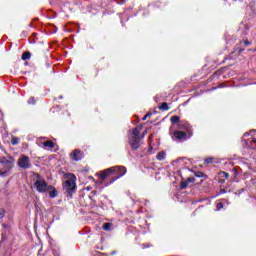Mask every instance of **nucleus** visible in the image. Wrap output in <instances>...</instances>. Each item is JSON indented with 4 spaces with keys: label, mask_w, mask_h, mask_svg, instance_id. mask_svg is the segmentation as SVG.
I'll return each instance as SVG.
<instances>
[{
    "label": "nucleus",
    "mask_w": 256,
    "mask_h": 256,
    "mask_svg": "<svg viewBox=\"0 0 256 256\" xmlns=\"http://www.w3.org/2000/svg\"><path fill=\"white\" fill-rule=\"evenodd\" d=\"M77 176L74 174H68L67 180L63 183L64 189L67 191V193H75L77 191Z\"/></svg>",
    "instance_id": "obj_1"
},
{
    "label": "nucleus",
    "mask_w": 256,
    "mask_h": 256,
    "mask_svg": "<svg viewBox=\"0 0 256 256\" xmlns=\"http://www.w3.org/2000/svg\"><path fill=\"white\" fill-rule=\"evenodd\" d=\"M50 185L45 181V178H42L40 175H37L36 180L34 182V189L38 193H47L49 191Z\"/></svg>",
    "instance_id": "obj_2"
},
{
    "label": "nucleus",
    "mask_w": 256,
    "mask_h": 256,
    "mask_svg": "<svg viewBox=\"0 0 256 256\" xmlns=\"http://www.w3.org/2000/svg\"><path fill=\"white\" fill-rule=\"evenodd\" d=\"M127 173V168L125 166H114L112 167L111 174H112V180L110 181L111 183H115L117 179H121L124 175Z\"/></svg>",
    "instance_id": "obj_3"
},
{
    "label": "nucleus",
    "mask_w": 256,
    "mask_h": 256,
    "mask_svg": "<svg viewBox=\"0 0 256 256\" xmlns=\"http://www.w3.org/2000/svg\"><path fill=\"white\" fill-rule=\"evenodd\" d=\"M0 163L4 164V167L0 169V177H7L9 175L11 169H13L14 164L12 160H8L7 158L3 157L0 160Z\"/></svg>",
    "instance_id": "obj_4"
},
{
    "label": "nucleus",
    "mask_w": 256,
    "mask_h": 256,
    "mask_svg": "<svg viewBox=\"0 0 256 256\" xmlns=\"http://www.w3.org/2000/svg\"><path fill=\"white\" fill-rule=\"evenodd\" d=\"M17 165L20 169H31V158L25 154H22L18 158Z\"/></svg>",
    "instance_id": "obj_5"
},
{
    "label": "nucleus",
    "mask_w": 256,
    "mask_h": 256,
    "mask_svg": "<svg viewBox=\"0 0 256 256\" xmlns=\"http://www.w3.org/2000/svg\"><path fill=\"white\" fill-rule=\"evenodd\" d=\"M128 143L131 149H134V151H137V149L141 147V137L128 136Z\"/></svg>",
    "instance_id": "obj_6"
},
{
    "label": "nucleus",
    "mask_w": 256,
    "mask_h": 256,
    "mask_svg": "<svg viewBox=\"0 0 256 256\" xmlns=\"http://www.w3.org/2000/svg\"><path fill=\"white\" fill-rule=\"evenodd\" d=\"M70 158L72 161H81L83 159V152H81L79 149H76L70 154Z\"/></svg>",
    "instance_id": "obj_7"
},
{
    "label": "nucleus",
    "mask_w": 256,
    "mask_h": 256,
    "mask_svg": "<svg viewBox=\"0 0 256 256\" xmlns=\"http://www.w3.org/2000/svg\"><path fill=\"white\" fill-rule=\"evenodd\" d=\"M143 129V127L141 126H137L132 130L128 131V137H140L139 135H141V130Z\"/></svg>",
    "instance_id": "obj_8"
},
{
    "label": "nucleus",
    "mask_w": 256,
    "mask_h": 256,
    "mask_svg": "<svg viewBox=\"0 0 256 256\" xmlns=\"http://www.w3.org/2000/svg\"><path fill=\"white\" fill-rule=\"evenodd\" d=\"M111 171H113L112 167L102 171L100 173V179L104 180V179H107V177H111L113 176V174L111 173Z\"/></svg>",
    "instance_id": "obj_9"
},
{
    "label": "nucleus",
    "mask_w": 256,
    "mask_h": 256,
    "mask_svg": "<svg viewBox=\"0 0 256 256\" xmlns=\"http://www.w3.org/2000/svg\"><path fill=\"white\" fill-rule=\"evenodd\" d=\"M47 192L49 193V196L51 199H55V197H58L59 192L57 191V189H55L53 186H48V190Z\"/></svg>",
    "instance_id": "obj_10"
},
{
    "label": "nucleus",
    "mask_w": 256,
    "mask_h": 256,
    "mask_svg": "<svg viewBox=\"0 0 256 256\" xmlns=\"http://www.w3.org/2000/svg\"><path fill=\"white\" fill-rule=\"evenodd\" d=\"M174 137L178 141H181L183 139H187V133H185L183 131H174Z\"/></svg>",
    "instance_id": "obj_11"
},
{
    "label": "nucleus",
    "mask_w": 256,
    "mask_h": 256,
    "mask_svg": "<svg viewBox=\"0 0 256 256\" xmlns=\"http://www.w3.org/2000/svg\"><path fill=\"white\" fill-rule=\"evenodd\" d=\"M178 129L181 130H187L189 129V123L185 122V121H181L178 123Z\"/></svg>",
    "instance_id": "obj_12"
},
{
    "label": "nucleus",
    "mask_w": 256,
    "mask_h": 256,
    "mask_svg": "<svg viewBox=\"0 0 256 256\" xmlns=\"http://www.w3.org/2000/svg\"><path fill=\"white\" fill-rule=\"evenodd\" d=\"M165 157H167V154L164 151H161L156 155L158 161H163Z\"/></svg>",
    "instance_id": "obj_13"
},
{
    "label": "nucleus",
    "mask_w": 256,
    "mask_h": 256,
    "mask_svg": "<svg viewBox=\"0 0 256 256\" xmlns=\"http://www.w3.org/2000/svg\"><path fill=\"white\" fill-rule=\"evenodd\" d=\"M44 147H47L48 149H53L55 147V143L53 141H46L43 143Z\"/></svg>",
    "instance_id": "obj_14"
},
{
    "label": "nucleus",
    "mask_w": 256,
    "mask_h": 256,
    "mask_svg": "<svg viewBox=\"0 0 256 256\" xmlns=\"http://www.w3.org/2000/svg\"><path fill=\"white\" fill-rule=\"evenodd\" d=\"M28 59H31V53L30 52H24L22 54V61H28Z\"/></svg>",
    "instance_id": "obj_15"
},
{
    "label": "nucleus",
    "mask_w": 256,
    "mask_h": 256,
    "mask_svg": "<svg viewBox=\"0 0 256 256\" xmlns=\"http://www.w3.org/2000/svg\"><path fill=\"white\" fill-rule=\"evenodd\" d=\"M159 109L161 111H169V105L166 102H163L160 106Z\"/></svg>",
    "instance_id": "obj_16"
},
{
    "label": "nucleus",
    "mask_w": 256,
    "mask_h": 256,
    "mask_svg": "<svg viewBox=\"0 0 256 256\" xmlns=\"http://www.w3.org/2000/svg\"><path fill=\"white\" fill-rule=\"evenodd\" d=\"M111 227H113V224L112 223H104L103 224V230L104 231H111Z\"/></svg>",
    "instance_id": "obj_17"
},
{
    "label": "nucleus",
    "mask_w": 256,
    "mask_h": 256,
    "mask_svg": "<svg viewBox=\"0 0 256 256\" xmlns=\"http://www.w3.org/2000/svg\"><path fill=\"white\" fill-rule=\"evenodd\" d=\"M179 119H180L179 116H172L170 121H171V123H173V125H175L176 123H178V124L180 123Z\"/></svg>",
    "instance_id": "obj_18"
},
{
    "label": "nucleus",
    "mask_w": 256,
    "mask_h": 256,
    "mask_svg": "<svg viewBox=\"0 0 256 256\" xmlns=\"http://www.w3.org/2000/svg\"><path fill=\"white\" fill-rule=\"evenodd\" d=\"M189 185L188 181L181 182L180 189H187V186Z\"/></svg>",
    "instance_id": "obj_19"
},
{
    "label": "nucleus",
    "mask_w": 256,
    "mask_h": 256,
    "mask_svg": "<svg viewBox=\"0 0 256 256\" xmlns=\"http://www.w3.org/2000/svg\"><path fill=\"white\" fill-rule=\"evenodd\" d=\"M12 145H18L19 144V138L13 137L11 140Z\"/></svg>",
    "instance_id": "obj_20"
},
{
    "label": "nucleus",
    "mask_w": 256,
    "mask_h": 256,
    "mask_svg": "<svg viewBox=\"0 0 256 256\" xmlns=\"http://www.w3.org/2000/svg\"><path fill=\"white\" fill-rule=\"evenodd\" d=\"M220 177H222L224 179H229V174L227 172H221Z\"/></svg>",
    "instance_id": "obj_21"
},
{
    "label": "nucleus",
    "mask_w": 256,
    "mask_h": 256,
    "mask_svg": "<svg viewBox=\"0 0 256 256\" xmlns=\"http://www.w3.org/2000/svg\"><path fill=\"white\" fill-rule=\"evenodd\" d=\"M221 209H223V203L219 202V203L216 205V211H221Z\"/></svg>",
    "instance_id": "obj_22"
},
{
    "label": "nucleus",
    "mask_w": 256,
    "mask_h": 256,
    "mask_svg": "<svg viewBox=\"0 0 256 256\" xmlns=\"http://www.w3.org/2000/svg\"><path fill=\"white\" fill-rule=\"evenodd\" d=\"M28 105H35V98L31 97L28 99Z\"/></svg>",
    "instance_id": "obj_23"
},
{
    "label": "nucleus",
    "mask_w": 256,
    "mask_h": 256,
    "mask_svg": "<svg viewBox=\"0 0 256 256\" xmlns=\"http://www.w3.org/2000/svg\"><path fill=\"white\" fill-rule=\"evenodd\" d=\"M5 217V209H0V219H3Z\"/></svg>",
    "instance_id": "obj_24"
},
{
    "label": "nucleus",
    "mask_w": 256,
    "mask_h": 256,
    "mask_svg": "<svg viewBox=\"0 0 256 256\" xmlns=\"http://www.w3.org/2000/svg\"><path fill=\"white\" fill-rule=\"evenodd\" d=\"M147 117H151V113H147L143 118L142 121H146Z\"/></svg>",
    "instance_id": "obj_25"
},
{
    "label": "nucleus",
    "mask_w": 256,
    "mask_h": 256,
    "mask_svg": "<svg viewBox=\"0 0 256 256\" xmlns=\"http://www.w3.org/2000/svg\"><path fill=\"white\" fill-rule=\"evenodd\" d=\"M149 247H151V245H149V244H142V249H149Z\"/></svg>",
    "instance_id": "obj_26"
},
{
    "label": "nucleus",
    "mask_w": 256,
    "mask_h": 256,
    "mask_svg": "<svg viewBox=\"0 0 256 256\" xmlns=\"http://www.w3.org/2000/svg\"><path fill=\"white\" fill-rule=\"evenodd\" d=\"M205 163H213V158H207V159L205 160Z\"/></svg>",
    "instance_id": "obj_27"
},
{
    "label": "nucleus",
    "mask_w": 256,
    "mask_h": 256,
    "mask_svg": "<svg viewBox=\"0 0 256 256\" xmlns=\"http://www.w3.org/2000/svg\"><path fill=\"white\" fill-rule=\"evenodd\" d=\"M225 193H227V191H226L225 189H221V190H220V194H221V195H223V194H225Z\"/></svg>",
    "instance_id": "obj_28"
},
{
    "label": "nucleus",
    "mask_w": 256,
    "mask_h": 256,
    "mask_svg": "<svg viewBox=\"0 0 256 256\" xmlns=\"http://www.w3.org/2000/svg\"><path fill=\"white\" fill-rule=\"evenodd\" d=\"M145 135H147V132L142 133V139H145Z\"/></svg>",
    "instance_id": "obj_29"
},
{
    "label": "nucleus",
    "mask_w": 256,
    "mask_h": 256,
    "mask_svg": "<svg viewBox=\"0 0 256 256\" xmlns=\"http://www.w3.org/2000/svg\"><path fill=\"white\" fill-rule=\"evenodd\" d=\"M244 44H245V45H249V40H246V41L244 42Z\"/></svg>",
    "instance_id": "obj_30"
},
{
    "label": "nucleus",
    "mask_w": 256,
    "mask_h": 256,
    "mask_svg": "<svg viewBox=\"0 0 256 256\" xmlns=\"http://www.w3.org/2000/svg\"><path fill=\"white\" fill-rule=\"evenodd\" d=\"M248 135H249V133H245V134H244V137H248Z\"/></svg>",
    "instance_id": "obj_31"
},
{
    "label": "nucleus",
    "mask_w": 256,
    "mask_h": 256,
    "mask_svg": "<svg viewBox=\"0 0 256 256\" xmlns=\"http://www.w3.org/2000/svg\"><path fill=\"white\" fill-rule=\"evenodd\" d=\"M110 255H115V252H111Z\"/></svg>",
    "instance_id": "obj_32"
},
{
    "label": "nucleus",
    "mask_w": 256,
    "mask_h": 256,
    "mask_svg": "<svg viewBox=\"0 0 256 256\" xmlns=\"http://www.w3.org/2000/svg\"><path fill=\"white\" fill-rule=\"evenodd\" d=\"M1 115H2V112L0 111V117H1Z\"/></svg>",
    "instance_id": "obj_33"
}]
</instances>
